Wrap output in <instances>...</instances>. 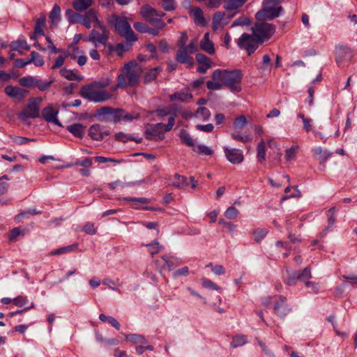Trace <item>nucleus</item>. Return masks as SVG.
Wrapping results in <instances>:
<instances>
[{"mask_svg":"<svg viewBox=\"0 0 357 357\" xmlns=\"http://www.w3.org/2000/svg\"><path fill=\"white\" fill-rule=\"evenodd\" d=\"M110 84L109 79L96 81L90 84L83 86L79 91L80 96L91 102H102L109 100L112 95L102 89Z\"/></svg>","mask_w":357,"mask_h":357,"instance_id":"obj_1","label":"nucleus"},{"mask_svg":"<svg viewBox=\"0 0 357 357\" xmlns=\"http://www.w3.org/2000/svg\"><path fill=\"white\" fill-rule=\"evenodd\" d=\"M283 0H264L262 8L255 15L258 21L272 20L280 16L282 10L280 3Z\"/></svg>","mask_w":357,"mask_h":357,"instance_id":"obj_2","label":"nucleus"},{"mask_svg":"<svg viewBox=\"0 0 357 357\" xmlns=\"http://www.w3.org/2000/svg\"><path fill=\"white\" fill-rule=\"evenodd\" d=\"M109 22L114 26L119 33L123 36L128 42H134L137 40V38L135 36L130 25L125 17H119L116 15H113L110 17Z\"/></svg>","mask_w":357,"mask_h":357,"instance_id":"obj_3","label":"nucleus"},{"mask_svg":"<svg viewBox=\"0 0 357 357\" xmlns=\"http://www.w3.org/2000/svg\"><path fill=\"white\" fill-rule=\"evenodd\" d=\"M276 26L264 21H259L252 28V34L257 38L260 43L270 39L275 33Z\"/></svg>","mask_w":357,"mask_h":357,"instance_id":"obj_4","label":"nucleus"},{"mask_svg":"<svg viewBox=\"0 0 357 357\" xmlns=\"http://www.w3.org/2000/svg\"><path fill=\"white\" fill-rule=\"evenodd\" d=\"M262 303L266 307H268L271 304H273L275 314L282 318L284 317L291 310L286 303V298L283 296L266 297L263 298Z\"/></svg>","mask_w":357,"mask_h":357,"instance_id":"obj_5","label":"nucleus"},{"mask_svg":"<svg viewBox=\"0 0 357 357\" xmlns=\"http://www.w3.org/2000/svg\"><path fill=\"white\" fill-rule=\"evenodd\" d=\"M175 119L173 116H169L168 119L167 124L161 123L154 124L151 128L146 131L149 139H162L165 137V132L172 130L174 125Z\"/></svg>","mask_w":357,"mask_h":357,"instance_id":"obj_6","label":"nucleus"},{"mask_svg":"<svg viewBox=\"0 0 357 357\" xmlns=\"http://www.w3.org/2000/svg\"><path fill=\"white\" fill-rule=\"evenodd\" d=\"M97 27L100 29L101 32L93 29L90 35L84 39L85 41L92 43L96 47L99 45H106L110 34L105 25L101 24Z\"/></svg>","mask_w":357,"mask_h":357,"instance_id":"obj_7","label":"nucleus"},{"mask_svg":"<svg viewBox=\"0 0 357 357\" xmlns=\"http://www.w3.org/2000/svg\"><path fill=\"white\" fill-rule=\"evenodd\" d=\"M261 43L257 38L253 34L243 33L237 40V45L239 48L245 50L248 55L253 53Z\"/></svg>","mask_w":357,"mask_h":357,"instance_id":"obj_8","label":"nucleus"},{"mask_svg":"<svg viewBox=\"0 0 357 357\" xmlns=\"http://www.w3.org/2000/svg\"><path fill=\"white\" fill-rule=\"evenodd\" d=\"M247 124V119L244 116H239L234 121L235 131L231 134L232 139L246 143L252 141V136L249 133L241 134L239 130Z\"/></svg>","mask_w":357,"mask_h":357,"instance_id":"obj_9","label":"nucleus"},{"mask_svg":"<svg viewBox=\"0 0 357 357\" xmlns=\"http://www.w3.org/2000/svg\"><path fill=\"white\" fill-rule=\"evenodd\" d=\"M241 80L242 74L241 70L226 71L224 84L231 91L240 92L241 91Z\"/></svg>","mask_w":357,"mask_h":357,"instance_id":"obj_10","label":"nucleus"},{"mask_svg":"<svg viewBox=\"0 0 357 357\" xmlns=\"http://www.w3.org/2000/svg\"><path fill=\"white\" fill-rule=\"evenodd\" d=\"M140 68L135 62H130L125 66L124 73L127 85H135L138 82Z\"/></svg>","mask_w":357,"mask_h":357,"instance_id":"obj_11","label":"nucleus"},{"mask_svg":"<svg viewBox=\"0 0 357 357\" xmlns=\"http://www.w3.org/2000/svg\"><path fill=\"white\" fill-rule=\"evenodd\" d=\"M41 98H31L26 109L20 114V118L25 120L27 118H36L39 116L40 105L42 102Z\"/></svg>","mask_w":357,"mask_h":357,"instance_id":"obj_12","label":"nucleus"},{"mask_svg":"<svg viewBox=\"0 0 357 357\" xmlns=\"http://www.w3.org/2000/svg\"><path fill=\"white\" fill-rule=\"evenodd\" d=\"M81 24L86 29H90L92 26L97 27L100 26L102 22L98 20V13L96 10L90 9L85 14L82 15Z\"/></svg>","mask_w":357,"mask_h":357,"instance_id":"obj_13","label":"nucleus"},{"mask_svg":"<svg viewBox=\"0 0 357 357\" xmlns=\"http://www.w3.org/2000/svg\"><path fill=\"white\" fill-rule=\"evenodd\" d=\"M171 185L176 188H185L190 185L192 189H195L197 183L194 176H190L189 179H188L186 177L176 174L174 175V180L171 182Z\"/></svg>","mask_w":357,"mask_h":357,"instance_id":"obj_14","label":"nucleus"},{"mask_svg":"<svg viewBox=\"0 0 357 357\" xmlns=\"http://www.w3.org/2000/svg\"><path fill=\"white\" fill-rule=\"evenodd\" d=\"M225 155L229 162L231 164L237 165L241 163L244 160L243 151L238 149H229L227 146L223 147Z\"/></svg>","mask_w":357,"mask_h":357,"instance_id":"obj_15","label":"nucleus"},{"mask_svg":"<svg viewBox=\"0 0 357 357\" xmlns=\"http://www.w3.org/2000/svg\"><path fill=\"white\" fill-rule=\"evenodd\" d=\"M232 16H227L223 12H216L213 17L212 28L214 31L222 30L229 24Z\"/></svg>","mask_w":357,"mask_h":357,"instance_id":"obj_16","label":"nucleus"},{"mask_svg":"<svg viewBox=\"0 0 357 357\" xmlns=\"http://www.w3.org/2000/svg\"><path fill=\"white\" fill-rule=\"evenodd\" d=\"M109 130L100 124L92 125L89 130V135L94 140H101L109 135Z\"/></svg>","mask_w":357,"mask_h":357,"instance_id":"obj_17","label":"nucleus"},{"mask_svg":"<svg viewBox=\"0 0 357 357\" xmlns=\"http://www.w3.org/2000/svg\"><path fill=\"white\" fill-rule=\"evenodd\" d=\"M140 13L142 17L150 24L155 18L162 17L165 15L164 13L158 12L155 8L147 4L142 6Z\"/></svg>","mask_w":357,"mask_h":357,"instance_id":"obj_18","label":"nucleus"},{"mask_svg":"<svg viewBox=\"0 0 357 357\" xmlns=\"http://www.w3.org/2000/svg\"><path fill=\"white\" fill-rule=\"evenodd\" d=\"M58 113L59 110L56 108H54L52 105H50L43 109L42 116L44 118V119L47 122L52 123L55 125L61 127V123L57 119Z\"/></svg>","mask_w":357,"mask_h":357,"instance_id":"obj_19","label":"nucleus"},{"mask_svg":"<svg viewBox=\"0 0 357 357\" xmlns=\"http://www.w3.org/2000/svg\"><path fill=\"white\" fill-rule=\"evenodd\" d=\"M351 52L349 48L344 45H338L335 47V61L338 65L343 61H350Z\"/></svg>","mask_w":357,"mask_h":357,"instance_id":"obj_20","label":"nucleus"},{"mask_svg":"<svg viewBox=\"0 0 357 357\" xmlns=\"http://www.w3.org/2000/svg\"><path fill=\"white\" fill-rule=\"evenodd\" d=\"M5 93L13 98H15L18 100H22L27 93V91L17 86H13L8 85L4 89Z\"/></svg>","mask_w":357,"mask_h":357,"instance_id":"obj_21","label":"nucleus"},{"mask_svg":"<svg viewBox=\"0 0 357 357\" xmlns=\"http://www.w3.org/2000/svg\"><path fill=\"white\" fill-rule=\"evenodd\" d=\"M188 48H178L176 53V61L178 63L186 64L188 67H191L194 64V59L190 56Z\"/></svg>","mask_w":357,"mask_h":357,"instance_id":"obj_22","label":"nucleus"},{"mask_svg":"<svg viewBox=\"0 0 357 357\" xmlns=\"http://www.w3.org/2000/svg\"><path fill=\"white\" fill-rule=\"evenodd\" d=\"M190 15L192 17L194 22L197 26H205L207 22L204 16L203 11L198 7H193L190 10Z\"/></svg>","mask_w":357,"mask_h":357,"instance_id":"obj_23","label":"nucleus"},{"mask_svg":"<svg viewBox=\"0 0 357 357\" xmlns=\"http://www.w3.org/2000/svg\"><path fill=\"white\" fill-rule=\"evenodd\" d=\"M49 18L51 22L50 27L56 28L61 20V10L57 4H55L50 11Z\"/></svg>","mask_w":357,"mask_h":357,"instance_id":"obj_24","label":"nucleus"},{"mask_svg":"<svg viewBox=\"0 0 357 357\" xmlns=\"http://www.w3.org/2000/svg\"><path fill=\"white\" fill-rule=\"evenodd\" d=\"M201 50L209 54L215 53L214 44L210 39L209 33H206L199 43Z\"/></svg>","mask_w":357,"mask_h":357,"instance_id":"obj_25","label":"nucleus"},{"mask_svg":"<svg viewBox=\"0 0 357 357\" xmlns=\"http://www.w3.org/2000/svg\"><path fill=\"white\" fill-rule=\"evenodd\" d=\"M46 26V16L45 14L41 15L36 20V25L34 28V34L31 36V40L36 38V35L45 36L43 29Z\"/></svg>","mask_w":357,"mask_h":357,"instance_id":"obj_26","label":"nucleus"},{"mask_svg":"<svg viewBox=\"0 0 357 357\" xmlns=\"http://www.w3.org/2000/svg\"><path fill=\"white\" fill-rule=\"evenodd\" d=\"M139 114L138 113H128L123 109H119L117 111L116 121H132L135 119H139Z\"/></svg>","mask_w":357,"mask_h":357,"instance_id":"obj_27","label":"nucleus"},{"mask_svg":"<svg viewBox=\"0 0 357 357\" xmlns=\"http://www.w3.org/2000/svg\"><path fill=\"white\" fill-rule=\"evenodd\" d=\"M178 111V107L176 105H171L167 107L158 108L156 112L157 114L161 117L170 115V116H173L174 118Z\"/></svg>","mask_w":357,"mask_h":357,"instance_id":"obj_28","label":"nucleus"},{"mask_svg":"<svg viewBox=\"0 0 357 357\" xmlns=\"http://www.w3.org/2000/svg\"><path fill=\"white\" fill-rule=\"evenodd\" d=\"M196 59L199 63L198 71L201 73H205L209 68H211V61L205 55L202 54H197Z\"/></svg>","mask_w":357,"mask_h":357,"instance_id":"obj_29","label":"nucleus"},{"mask_svg":"<svg viewBox=\"0 0 357 357\" xmlns=\"http://www.w3.org/2000/svg\"><path fill=\"white\" fill-rule=\"evenodd\" d=\"M118 109L110 107H102L98 110V114L100 117L107 116L108 120L116 121Z\"/></svg>","mask_w":357,"mask_h":357,"instance_id":"obj_30","label":"nucleus"},{"mask_svg":"<svg viewBox=\"0 0 357 357\" xmlns=\"http://www.w3.org/2000/svg\"><path fill=\"white\" fill-rule=\"evenodd\" d=\"M192 98V95L189 89H185L180 92L174 93L169 96L171 100H178L181 102H187Z\"/></svg>","mask_w":357,"mask_h":357,"instance_id":"obj_31","label":"nucleus"},{"mask_svg":"<svg viewBox=\"0 0 357 357\" xmlns=\"http://www.w3.org/2000/svg\"><path fill=\"white\" fill-rule=\"evenodd\" d=\"M60 75L68 80L70 81H82L83 76L76 73L75 70L63 68L60 70Z\"/></svg>","mask_w":357,"mask_h":357,"instance_id":"obj_32","label":"nucleus"},{"mask_svg":"<svg viewBox=\"0 0 357 357\" xmlns=\"http://www.w3.org/2000/svg\"><path fill=\"white\" fill-rule=\"evenodd\" d=\"M66 129L76 137L82 138L84 135L85 127L81 123H73L66 127Z\"/></svg>","mask_w":357,"mask_h":357,"instance_id":"obj_33","label":"nucleus"},{"mask_svg":"<svg viewBox=\"0 0 357 357\" xmlns=\"http://www.w3.org/2000/svg\"><path fill=\"white\" fill-rule=\"evenodd\" d=\"M93 3V0H74L73 6L77 11L82 12L91 6Z\"/></svg>","mask_w":357,"mask_h":357,"instance_id":"obj_34","label":"nucleus"},{"mask_svg":"<svg viewBox=\"0 0 357 357\" xmlns=\"http://www.w3.org/2000/svg\"><path fill=\"white\" fill-rule=\"evenodd\" d=\"M314 156L317 158V160L320 161H324L327 160L331 155V153H330L326 149H323L321 147H316L312 150Z\"/></svg>","mask_w":357,"mask_h":357,"instance_id":"obj_35","label":"nucleus"},{"mask_svg":"<svg viewBox=\"0 0 357 357\" xmlns=\"http://www.w3.org/2000/svg\"><path fill=\"white\" fill-rule=\"evenodd\" d=\"M248 343V338L245 335L240 334L234 335L232 337V341L230 342V346L232 348H236L243 346Z\"/></svg>","mask_w":357,"mask_h":357,"instance_id":"obj_36","label":"nucleus"},{"mask_svg":"<svg viewBox=\"0 0 357 357\" xmlns=\"http://www.w3.org/2000/svg\"><path fill=\"white\" fill-rule=\"evenodd\" d=\"M257 159L260 163H263L266 160V143L263 139L257 145Z\"/></svg>","mask_w":357,"mask_h":357,"instance_id":"obj_37","label":"nucleus"},{"mask_svg":"<svg viewBox=\"0 0 357 357\" xmlns=\"http://www.w3.org/2000/svg\"><path fill=\"white\" fill-rule=\"evenodd\" d=\"M71 58L73 60H76L78 65L80 66L85 65L87 61V57L84 54L83 52L79 51L77 47L75 48L71 54Z\"/></svg>","mask_w":357,"mask_h":357,"instance_id":"obj_38","label":"nucleus"},{"mask_svg":"<svg viewBox=\"0 0 357 357\" xmlns=\"http://www.w3.org/2000/svg\"><path fill=\"white\" fill-rule=\"evenodd\" d=\"M66 17L70 24L80 23L82 21V15H80L71 9H68L66 11Z\"/></svg>","mask_w":357,"mask_h":357,"instance_id":"obj_39","label":"nucleus"},{"mask_svg":"<svg viewBox=\"0 0 357 357\" xmlns=\"http://www.w3.org/2000/svg\"><path fill=\"white\" fill-rule=\"evenodd\" d=\"M193 151L202 155H211L213 154V149L204 144H195L192 149Z\"/></svg>","mask_w":357,"mask_h":357,"instance_id":"obj_40","label":"nucleus"},{"mask_svg":"<svg viewBox=\"0 0 357 357\" xmlns=\"http://www.w3.org/2000/svg\"><path fill=\"white\" fill-rule=\"evenodd\" d=\"M247 0H226L224 8L227 10H233L241 7Z\"/></svg>","mask_w":357,"mask_h":357,"instance_id":"obj_41","label":"nucleus"},{"mask_svg":"<svg viewBox=\"0 0 357 357\" xmlns=\"http://www.w3.org/2000/svg\"><path fill=\"white\" fill-rule=\"evenodd\" d=\"M179 137L183 143L193 149L195 145V141L185 130L182 129L180 131Z\"/></svg>","mask_w":357,"mask_h":357,"instance_id":"obj_42","label":"nucleus"},{"mask_svg":"<svg viewBox=\"0 0 357 357\" xmlns=\"http://www.w3.org/2000/svg\"><path fill=\"white\" fill-rule=\"evenodd\" d=\"M126 339L132 344H146L147 341L145 337L139 334H129L126 336Z\"/></svg>","mask_w":357,"mask_h":357,"instance_id":"obj_43","label":"nucleus"},{"mask_svg":"<svg viewBox=\"0 0 357 357\" xmlns=\"http://www.w3.org/2000/svg\"><path fill=\"white\" fill-rule=\"evenodd\" d=\"M26 229L24 227H15L13 229L8 236V240L10 241H15L19 236H24Z\"/></svg>","mask_w":357,"mask_h":357,"instance_id":"obj_44","label":"nucleus"},{"mask_svg":"<svg viewBox=\"0 0 357 357\" xmlns=\"http://www.w3.org/2000/svg\"><path fill=\"white\" fill-rule=\"evenodd\" d=\"M77 249V244H73L70 245L65 246L54 251H52L50 255H60L65 253L75 251Z\"/></svg>","mask_w":357,"mask_h":357,"instance_id":"obj_45","label":"nucleus"},{"mask_svg":"<svg viewBox=\"0 0 357 357\" xmlns=\"http://www.w3.org/2000/svg\"><path fill=\"white\" fill-rule=\"evenodd\" d=\"M30 56V63H33L37 67H41L44 65L45 61L39 53L33 51L31 52Z\"/></svg>","mask_w":357,"mask_h":357,"instance_id":"obj_46","label":"nucleus"},{"mask_svg":"<svg viewBox=\"0 0 357 357\" xmlns=\"http://www.w3.org/2000/svg\"><path fill=\"white\" fill-rule=\"evenodd\" d=\"M195 115L200 120L206 121L211 116V112L206 107H199L196 111Z\"/></svg>","mask_w":357,"mask_h":357,"instance_id":"obj_47","label":"nucleus"},{"mask_svg":"<svg viewBox=\"0 0 357 357\" xmlns=\"http://www.w3.org/2000/svg\"><path fill=\"white\" fill-rule=\"evenodd\" d=\"M12 47L13 50L22 52L23 50H29L30 49V46L27 44L25 40H17L14 41L12 43Z\"/></svg>","mask_w":357,"mask_h":357,"instance_id":"obj_48","label":"nucleus"},{"mask_svg":"<svg viewBox=\"0 0 357 357\" xmlns=\"http://www.w3.org/2000/svg\"><path fill=\"white\" fill-rule=\"evenodd\" d=\"M268 230L264 228H258L253 231L254 238L256 242L259 243L266 236Z\"/></svg>","mask_w":357,"mask_h":357,"instance_id":"obj_49","label":"nucleus"},{"mask_svg":"<svg viewBox=\"0 0 357 357\" xmlns=\"http://www.w3.org/2000/svg\"><path fill=\"white\" fill-rule=\"evenodd\" d=\"M298 148V146L296 145L290 147L289 149H286L284 156L285 159L287 161H291L294 160L296 156Z\"/></svg>","mask_w":357,"mask_h":357,"instance_id":"obj_50","label":"nucleus"},{"mask_svg":"<svg viewBox=\"0 0 357 357\" xmlns=\"http://www.w3.org/2000/svg\"><path fill=\"white\" fill-rule=\"evenodd\" d=\"M68 54L67 53L58 56L54 59V63L52 66L51 68L54 70V69H57V68L61 67L63 65V63H64L66 59L68 58Z\"/></svg>","mask_w":357,"mask_h":357,"instance_id":"obj_51","label":"nucleus"},{"mask_svg":"<svg viewBox=\"0 0 357 357\" xmlns=\"http://www.w3.org/2000/svg\"><path fill=\"white\" fill-rule=\"evenodd\" d=\"M126 201L132 202L134 204L132 206L135 208H139V204H145L149 203V199L144 197L140 198H133V197H128L125 198Z\"/></svg>","mask_w":357,"mask_h":357,"instance_id":"obj_52","label":"nucleus"},{"mask_svg":"<svg viewBox=\"0 0 357 357\" xmlns=\"http://www.w3.org/2000/svg\"><path fill=\"white\" fill-rule=\"evenodd\" d=\"M160 70H161L160 68H155L150 70L149 72L146 73V74L145 75V77H144L145 82H149L154 80L157 77L158 73Z\"/></svg>","mask_w":357,"mask_h":357,"instance_id":"obj_53","label":"nucleus"},{"mask_svg":"<svg viewBox=\"0 0 357 357\" xmlns=\"http://www.w3.org/2000/svg\"><path fill=\"white\" fill-rule=\"evenodd\" d=\"M227 70L218 69L213 73L212 79L219 82L225 80Z\"/></svg>","mask_w":357,"mask_h":357,"instance_id":"obj_54","label":"nucleus"},{"mask_svg":"<svg viewBox=\"0 0 357 357\" xmlns=\"http://www.w3.org/2000/svg\"><path fill=\"white\" fill-rule=\"evenodd\" d=\"M114 138L116 140L122 142H126L128 140H135V139L132 138L128 135H127L124 132H122L115 134ZM135 141L137 142H140V140H137V139H135Z\"/></svg>","mask_w":357,"mask_h":357,"instance_id":"obj_55","label":"nucleus"},{"mask_svg":"<svg viewBox=\"0 0 357 357\" xmlns=\"http://www.w3.org/2000/svg\"><path fill=\"white\" fill-rule=\"evenodd\" d=\"M250 24V20L246 17H241L236 19L232 24V27L238 26H248Z\"/></svg>","mask_w":357,"mask_h":357,"instance_id":"obj_56","label":"nucleus"},{"mask_svg":"<svg viewBox=\"0 0 357 357\" xmlns=\"http://www.w3.org/2000/svg\"><path fill=\"white\" fill-rule=\"evenodd\" d=\"M287 275H288L286 277L284 280L287 284L293 285L297 282V280H298V278H297V272H287Z\"/></svg>","mask_w":357,"mask_h":357,"instance_id":"obj_57","label":"nucleus"},{"mask_svg":"<svg viewBox=\"0 0 357 357\" xmlns=\"http://www.w3.org/2000/svg\"><path fill=\"white\" fill-rule=\"evenodd\" d=\"M202 284L204 287L210 289L219 290L220 289L216 284L207 278L202 279Z\"/></svg>","mask_w":357,"mask_h":357,"instance_id":"obj_58","label":"nucleus"},{"mask_svg":"<svg viewBox=\"0 0 357 357\" xmlns=\"http://www.w3.org/2000/svg\"><path fill=\"white\" fill-rule=\"evenodd\" d=\"M238 213L239 212L237 208L234 206H230L225 212V215L229 219H234L238 216Z\"/></svg>","mask_w":357,"mask_h":357,"instance_id":"obj_59","label":"nucleus"},{"mask_svg":"<svg viewBox=\"0 0 357 357\" xmlns=\"http://www.w3.org/2000/svg\"><path fill=\"white\" fill-rule=\"evenodd\" d=\"M297 278L298 280L303 281L305 282H307V280L311 278V273L308 268H305L301 273L297 272Z\"/></svg>","mask_w":357,"mask_h":357,"instance_id":"obj_60","label":"nucleus"},{"mask_svg":"<svg viewBox=\"0 0 357 357\" xmlns=\"http://www.w3.org/2000/svg\"><path fill=\"white\" fill-rule=\"evenodd\" d=\"M40 213V211L36 209H30L26 212H23L16 216L17 221H20L22 218H29L30 215H36Z\"/></svg>","mask_w":357,"mask_h":357,"instance_id":"obj_61","label":"nucleus"},{"mask_svg":"<svg viewBox=\"0 0 357 357\" xmlns=\"http://www.w3.org/2000/svg\"><path fill=\"white\" fill-rule=\"evenodd\" d=\"M14 304L17 307H23L28 303L27 297L19 296L13 300Z\"/></svg>","mask_w":357,"mask_h":357,"instance_id":"obj_62","label":"nucleus"},{"mask_svg":"<svg viewBox=\"0 0 357 357\" xmlns=\"http://www.w3.org/2000/svg\"><path fill=\"white\" fill-rule=\"evenodd\" d=\"M34 79L32 77H24L20 79L19 83L22 86L29 87L33 84Z\"/></svg>","mask_w":357,"mask_h":357,"instance_id":"obj_63","label":"nucleus"},{"mask_svg":"<svg viewBox=\"0 0 357 357\" xmlns=\"http://www.w3.org/2000/svg\"><path fill=\"white\" fill-rule=\"evenodd\" d=\"M149 252L153 256L157 253H158L162 247L159 245L158 242H153V243L149 244Z\"/></svg>","mask_w":357,"mask_h":357,"instance_id":"obj_64","label":"nucleus"}]
</instances>
